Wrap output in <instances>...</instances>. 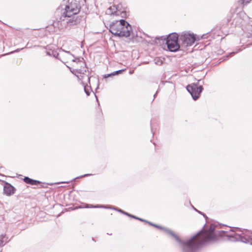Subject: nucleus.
Here are the masks:
<instances>
[{"mask_svg":"<svg viewBox=\"0 0 252 252\" xmlns=\"http://www.w3.org/2000/svg\"><path fill=\"white\" fill-rule=\"evenodd\" d=\"M203 228L204 227L187 241L182 240L172 231L168 230V232L179 243L183 252H195L198 248L205 243L216 239V236L214 233L216 226L214 224H211L208 229L204 230Z\"/></svg>","mask_w":252,"mask_h":252,"instance_id":"nucleus-1","label":"nucleus"},{"mask_svg":"<svg viewBox=\"0 0 252 252\" xmlns=\"http://www.w3.org/2000/svg\"><path fill=\"white\" fill-rule=\"evenodd\" d=\"M80 9V6L77 1H71L66 4L61 15L56 17L52 23L51 26L54 28V31L77 25L79 19L76 15Z\"/></svg>","mask_w":252,"mask_h":252,"instance_id":"nucleus-2","label":"nucleus"},{"mask_svg":"<svg viewBox=\"0 0 252 252\" xmlns=\"http://www.w3.org/2000/svg\"><path fill=\"white\" fill-rule=\"evenodd\" d=\"M109 31L115 36L127 37L130 35L132 28L125 20L121 19L112 22L109 26Z\"/></svg>","mask_w":252,"mask_h":252,"instance_id":"nucleus-3","label":"nucleus"},{"mask_svg":"<svg viewBox=\"0 0 252 252\" xmlns=\"http://www.w3.org/2000/svg\"><path fill=\"white\" fill-rule=\"evenodd\" d=\"M230 231L232 233L226 234V236L230 241H240L248 243L252 240V236L249 234V231L246 230L245 232H242L241 228L235 227L234 229H230Z\"/></svg>","mask_w":252,"mask_h":252,"instance_id":"nucleus-4","label":"nucleus"},{"mask_svg":"<svg viewBox=\"0 0 252 252\" xmlns=\"http://www.w3.org/2000/svg\"><path fill=\"white\" fill-rule=\"evenodd\" d=\"M166 43L171 52H176L181 47L179 36L176 33L169 34L166 38Z\"/></svg>","mask_w":252,"mask_h":252,"instance_id":"nucleus-5","label":"nucleus"},{"mask_svg":"<svg viewBox=\"0 0 252 252\" xmlns=\"http://www.w3.org/2000/svg\"><path fill=\"white\" fill-rule=\"evenodd\" d=\"M201 81V80H199L197 83L188 85L186 87L187 91L189 93L194 100H197L199 97L200 94L203 90V88L201 85L199 86V82Z\"/></svg>","mask_w":252,"mask_h":252,"instance_id":"nucleus-6","label":"nucleus"},{"mask_svg":"<svg viewBox=\"0 0 252 252\" xmlns=\"http://www.w3.org/2000/svg\"><path fill=\"white\" fill-rule=\"evenodd\" d=\"M196 40V38L193 33H185L182 34L179 37V42H180L181 46L184 48L191 46Z\"/></svg>","mask_w":252,"mask_h":252,"instance_id":"nucleus-7","label":"nucleus"},{"mask_svg":"<svg viewBox=\"0 0 252 252\" xmlns=\"http://www.w3.org/2000/svg\"><path fill=\"white\" fill-rule=\"evenodd\" d=\"M73 57V55L71 54L70 52L65 51L61 49H60L58 59L63 63L65 64L68 63V61H71Z\"/></svg>","mask_w":252,"mask_h":252,"instance_id":"nucleus-8","label":"nucleus"},{"mask_svg":"<svg viewBox=\"0 0 252 252\" xmlns=\"http://www.w3.org/2000/svg\"><path fill=\"white\" fill-rule=\"evenodd\" d=\"M15 190L14 188L10 184L7 182L5 183L3 187V191L5 194L8 196L11 195L14 193Z\"/></svg>","mask_w":252,"mask_h":252,"instance_id":"nucleus-9","label":"nucleus"},{"mask_svg":"<svg viewBox=\"0 0 252 252\" xmlns=\"http://www.w3.org/2000/svg\"><path fill=\"white\" fill-rule=\"evenodd\" d=\"M84 73L76 74V76L79 79L82 80L83 84H85L87 82H90V77L89 76V72Z\"/></svg>","mask_w":252,"mask_h":252,"instance_id":"nucleus-10","label":"nucleus"},{"mask_svg":"<svg viewBox=\"0 0 252 252\" xmlns=\"http://www.w3.org/2000/svg\"><path fill=\"white\" fill-rule=\"evenodd\" d=\"M80 66V68H77L74 70V72H75L74 73L75 75L76 74H84V73L89 72L88 68L86 67V64L85 65H82V66Z\"/></svg>","mask_w":252,"mask_h":252,"instance_id":"nucleus-11","label":"nucleus"},{"mask_svg":"<svg viewBox=\"0 0 252 252\" xmlns=\"http://www.w3.org/2000/svg\"><path fill=\"white\" fill-rule=\"evenodd\" d=\"M46 54L48 56H53L57 59H58L59 55V52H58L57 51L49 48L47 49Z\"/></svg>","mask_w":252,"mask_h":252,"instance_id":"nucleus-12","label":"nucleus"},{"mask_svg":"<svg viewBox=\"0 0 252 252\" xmlns=\"http://www.w3.org/2000/svg\"><path fill=\"white\" fill-rule=\"evenodd\" d=\"M24 180L27 184L32 185H37L40 184L39 181L32 179L28 177H25Z\"/></svg>","mask_w":252,"mask_h":252,"instance_id":"nucleus-13","label":"nucleus"},{"mask_svg":"<svg viewBox=\"0 0 252 252\" xmlns=\"http://www.w3.org/2000/svg\"><path fill=\"white\" fill-rule=\"evenodd\" d=\"M126 69H123L114 71V72H112L111 73L105 75L104 77L108 78V77H111L112 76L119 74L121 73L122 72H123V71H124Z\"/></svg>","mask_w":252,"mask_h":252,"instance_id":"nucleus-14","label":"nucleus"},{"mask_svg":"<svg viewBox=\"0 0 252 252\" xmlns=\"http://www.w3.org/2000/svg\"><path fill=\"white\" fill-rule=\"evenodd\" d=\"M83 60H84L83 58H81V59H80L78 58H75L74 59H73V58H72V60H71V61H72L73 62H76L80 66H82V65H85V63L83 61Z\"/></svg>","mask_w":252,"mask_h":252,"instance_id":"nucleus-15","label":"nucleus"},{"mask_svg":"<svg viewBox=\"0 0 252 252\" xmlns=\"http://www.w3.org/2000/svg\"><path fill=\"white\" fill-rule=\"evenodd\" d=\"M5 237V235H0V247L3 246L7 242L6 240H4Z\"/></svg>","mask_w":252,"mask_h":252,"instance_id":"nucleus-16","label":"nucleus"},{"mask_svg":"<svg viewBox=\"0 0 252 252\" xmlns=\"http://www.w3.org/2000/svg\"><path fill=\"white\" fill-rule=\"evenodd\" d=\"M84 91L85 93L87 95H89L90 94V91H91V88L87 86H84Z\"/></svg>","mask_w":252,"mask_h":252,"instance_id":"nucleus-17","label":"nucleus"},{"mask_svg":"<svg viewBox=\"0 0 252 252\" xmlns=\"http://www.w3.org/2000/svg\"><path fill=\"white\" fill-rule=\"evenodd\" d=\"M155 227H157L158 228H159V229H163L160 226H159V225H158L157 224H154V226ZM164 230L169 234L171 235L172 237H173L171 234H170L168 232V230H169V229H164L163 228Z\"/></svg>","mask_w":252,"mask_h":252,"instance_id":"nucleus-18","label":"nucleus"},{"mask_svg":"<svg viewBox=\"0 0 252 252\" xmlns=\"http://www.w3.org/2000/svg\"><path fill=\"white\" fill-rule=\"evenodd\" d=\"M131 218H134V219H136V220H139L140 221H144V220H143L142 219H141V218H139L138 217H136L135 216H133V215H132Z\"/></svg>","mask_w":252,"mask_h":252,"instance_id":"nucleus-19","label":"nucleus"},{"mask_svg":"<svg viewBox=\"0 0 252 252\" xmlns=\"http://www.w3.org/2000/svg\"><path fill=\"white\" fill-rule=\"evenodd\" d=\"M24 48H21V49H16V50H15V51H13V52H10V53H9V54H11V53H15V52H19L20 50H21L23 49Z\"/></svg>","mask_w":252,"mask_h":252,"instance_id":"nucleus-20","label":"nucleus"},{"mask_svg":"<svg viewBox=\"0 0 252 252\" xmlns=\"http://www.w3.org/2000/svg\"><path fill=\"white\" fill-rule=\"evenodd\" d=\"M251 1V0H242V1H243V3H245V4H247L248 3H249L250 1Z\"/></svg>","mask_w":252,"mask_h":252,"instance_id":"nucleus-21","label":"nucleus"},{"mask_svg":"<svg viewBox=\"0 0 252 252\" xmlns=\"http://www.w3.org/2000/svg\"><path fill=\"white\" fill-rule=\"evenodd\" d=\"M237 52H233L232 53H230L226 58H227L228 57H232L233 55H234L235 53H236Z\"/></svg>","mask_w":252,"mask_h":252,"instance_id":"nucleus-22","label":"nucleus"},{"mask_svg":"<svg viewBox=\"0 0 252 252\" xmlns=\"http://www.w3.org/2000/svg\"><path fill=\"white\" fill-rule=\"evenodd\" d=\"M195 210L197 212H198L199 214L203 215V216H204V217H205L206 219H207V217L205 214H203L202 212H200V211H198L197 210H196V209H195Z\"/></svg>","mask_w":252,"mask_h":252,"instance_id":"nucleus-23","label":"nucleus"},{"mask_svg":"<svg viewBox=\"0 0 252 252\" xmlns=\"http://www.w3.org/2000/svg\"><path fill=\"white\" fill-rule=\"evenodd\" d=\"M92 174H84V175H82L80 177V178H82V177H87V176H91L92 175Z\"/></svg>","mask_w":252,"mask_h":252,"instance_id":"nucleus-24","label":"nucleus"},{"mask_svg":"<svg viewBox=\"0 0 252 252\" xmlns=\"http://www.w3.org/2000/svg\"><path fill=\"white\" fill-rule=\"evenodd\" d=\"M144 222H145L148 223V224H150V225H151L154 226V224H153V223H152L151 222L148 221H147V220H144Z\"/></svg>","mask_w":252,"mask_h":252,"instance_id":"nucleus-25","label":"nucleus"},{"mask_svg":"<svg viewBox=\"0 0 252 252\" xmlns=\"http://www.w3.org/2000/svg\"><path fill=\"white\" fill-rule=\"evenodd\" d=\"M144 222H145L148 223V224H150V225H151L154 226V224H153V223H152L151 222L148 221H147V220H144Z\"/></svg>","mask_w":252,"mask_h":252,"instance_id":"nucleus-26","label":"nucleus"},{"mask_svg":"<svg viewBox=\"0 0 252 252\" xmlns=\"http://www.w3.org/2000/svg\"><path fill=\"white\" fill-rule=\"evenodd\" d=\"M86 207V208H96V207H97V206H94L92 205H91L90 206L89 205H87Z\"/></svg>","mask_w":252,"mask_h":252,"instance_id":"nucleus-27","label":"nucleus"},{"mask_svg":"<svg viewBox=\"0 0 252 252\" xmlns=\"http://www.w3.org/2000/svg\"><path fill=\"white\" fill-rule=\"evenodd\" d=\"M125 215H126V216H127L128 217H131L132 216V215H131L130 214H128L127 212L125 213Z\"/></svg>","mask_w":252,"mask_h":252,"instance_id":"nucleus-28","label":"nucleus"},{"mask_svg":"<svg viewBox=\"0 0 252 252\" xmlns=\"http://www.w3.org/2000/svg\"><path fill=\"white\" fill-rule=\"evenodd\" d=\"M114 209H115V210H117V211H118V212H121H121H122V210H121V209H115V208Z\"/></svg>","mask_w":252,"mask_h":252,"instance_id":"nucleus-29","label":"nucleus"},{"mask_svg":"<svg viewBox=\"0 0 252 252\" xmlns=\"http://www.w3.org/2000/svg\"><path fill=\"white\" fill-rule=\"evenodd\" d=\"M133 72H134V70H130L129 72V73L130 74H131L133 73Z\"/></svg>","mask_w":252,"mask_h":252,"instance_id":"nucleus-30","label":"nucleus"},{"mask_svg":"<svg viewBox=\"0 0 252 252\" xmlns=\"http://www.w3.org/2000/svg\"><path fill=\"white\" fill-rule=\"evenodd\" d=\"M226 232V231H221V233H224V234H225Z\"/></svg>","mask_w":252,"mask_h":252,"instance_id":"nucleus-31","label":"nucleus"},{"mask_svg":"<svg viewBox=\"0 0 252 252\" xmlns=\"http://www.w3.org/2000/svg\"><path fill=\"white\" fill-rule=\"evenodd\" d=\"M157 93H158V91H157V93L154 94V98H155L156 95H157Z\"/></svg>","mask_w":252,"mask_h":252,"instance_id":"nucleus-32","label":"nucleus"},{"mask_svg":"<svg viewBox=\"0 0 252 252\" xmlns=\"http://www.w3.org/2000/svg\"><path fill=\"white\" fill-rule=\"evenodd\" d=\"M69 182H61V183H69Z\"/></svg>","mask_w":252,"mask_h":252,"instance_id":"nucleus-33","label":"nucleus"},{"mask_svg":"<svg viewBox=\"0 0 252 252\" xmlns=\"http://www.w3.org/2000/svg\"><path fill=\"white\" fill-rule=\"evenodd\" d=\"M121 213L125 214V213H126V212H124V211L122 210V212H121Z\"/></svg>","mask_w":252,"mask_h":252,"instance_id":"nucleus-34","label":"nucleus"},{"mask_svg":"<svg viewBox=\"0 0 252 252\" xmlns=\"http://www.w3.org/2000/svg\"><path fill=\"white\" fill-rule=\"evenodd\" d=\"M121 213L125 214V213H126V212H124V211L122 210V212H121Z\"/></svg>","mask_w":252,"mask_h":252,"instance_id":"nucleus-35","label":"nucleus"},{"mask_svg":"<svg viewBox=\"0 0 252 252\" xmlns=\"http://www.w3.org/2000/svg\"><path fill=\"white\" fill-rule=\"evenodd\" d=\"M151 130L153 131L152 124H151Z\"/></svg>","mask_w":252,"mask_h":252,"instance_id":"nucleus-36","label":"nucleus"},{"mask_svg":"<svg viewBox=\"0 0 252 252\" xmlns=\"http://www.w3.org/2000/svg\"><path fill=\"white\" fill-rule=\"evenodd\" d=\"M251 244L252 245V243H251Z\"/></svg>","mask_w":252,"mask_h":252,"instance_id":"nucleus-37","label":"nucleus"}]
</instances>
